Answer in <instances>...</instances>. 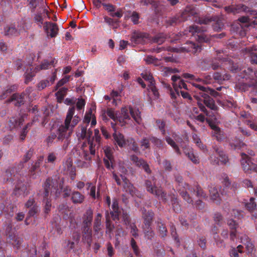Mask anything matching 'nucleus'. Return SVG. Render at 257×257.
<instances>
[{
  "instance_id": "bb28decb",
  "label": "nucleus",
  "mask_w": 257,
  "mask_h": 257,
  "mask_svg": "<svg viewBox=\"0 0 257 257\" xmlns=\"http://www.w3.org/2000/svg\"><path fill=\"white\" fill-rule=\"evenodd\" d=\"M194 86L199 88V90H201L202 92H207L214 97H216L218 95V93L213 89H210L208 87L201 86L199 84H195Z\"/></svg>"
},
{
  "instance_id": "dca6fc26",
  "label": "nucleus",
  "mask_w": 257,
  "mask_h": 257,
  "mask_svg": "<svg viewBox=\"0 0 257 257\" xmlns=\"http://www.w3.org/2000/svg\"><path fill=\"white\" fill-rule=\"evenodd\" d=\"M91 120V126H94L96 124V119L91 108L88 112H86L83 119V122L88 124L90 122Z\"/></svg>"
},
{
  "instance_id": "393cba45",
  "label": "nucleus",
  "mask_w": 257,
  "mask_h": 257,
  "mask_svg": "<svg viewBox=\"0 0 257 257\" xmlns=\"http://www.w3.org/2000/svg\"><path fill=\"white\" fill-rule=\"evenodd\" d=\"M184 152L188 158L194 164L199 163V159L197 157L195 156L193 150L191 148H185L184 150Z\"/></svg>"
},
{
  "instance_id": "f257e3e1",
  "label": "nucleus",
  "mask_w": 257,
  "mask_h": 257,
  "mask_svg": "<svg viewBox=\"0 0 257 257\" xmlns=\"http://www.w3.org/2000/svg\"><path fill=\"white\" fill-rule=\"evenodd\" d=\"M130 114L137 123H141L142 119L140 111L138 109L133 108L130 106L122 107L120 111L117 112L114 111L111 108L107 109L106 113L102 115V118L103 120H107L106 115L111 118L115 122V123L111 122V126L115 130L116 124L123 126L129 123L131 120Z\"/></svg>"
},
{
  "instance_id": "4d7b16f0",
  "label": "nucleus",
  "mask_w": 257,
  "mask_h": 257,
  "mask_svg": "<svg viewBox=\"0 0 257 257\" xmlns=\"http://www.w3.org/2000/svg\"><path fill=\"white\" fill-rule=\"evenodd\" d=\"M250 14L251 15V24L257 25V15L255 12L252 11L251 12Z\"/></svg>"
},
{
  "instance_id": "72a5a7b5",
  "label": "nucleus",
  "mask_w": 257,
  "mask_h": 257,
  "mask_svg": "<svg viewBox=\"0 0 257 257\" xmlns=\"http://www.w3.org/2000/svg\"><path fill=\"white\" fill-rule=\"evenodd\" d=\"M242 247V245H239L237 246V248H231L229 251V255L230 257H238L239 255L238 252L241 253L242 252L241 249Z\"/></svg>"
},
{
  "instance_id": "39448f33",
  "label": "nucleus",
  "mask_w": 257,
  "mask_h": 257,
  "mask_svg": "<svg viewBox=\"0 0 257 257\" xmlns=\"http://www.w3.org/2000/svg\"><path fill=\"white\" fill-rule=\"evenodd\" d=\"M55 60H52L50 62L47 60H44L41 65L37 66L35 67V69L32 70V68L27 69L25 73V83H27L31 80L33 77L35 75V74L41 70H45L49 68L51 66L53 65Z\"/></svg>"
},
{
  "instance_id": "1a4fd4ad",
  "label": "nucleus",
  "mask_w": 257,
  "mask_h": 257,
  "mask_svg": "<svg viewBox=\"0 0 257 257\" xmlns=\"http://www.w3.org/2000/svg\"><path fill=\"white\" fill-rule=\"evenodd\" d=\"M172 80V85L178 95H179V90L182 88L187 89L186 84L182 80L179 76L173 75L171 78Z\"/></svg>"
},
{
  "instance_id": "7c9ffc66",
  "label": "nucleus",
  "mask_w": 257,
  "mask_h": 257,
  "mask_svg": "<svg viewBox=\"0 0 257 257\" xmlns=\"http://www.w3.org/2000/svg\"><path fill=\"white\" fill-rule=\"evenodd\" d=\"M67 88L62 87L56 93L58 101L61 102L67 92Z\"/></svg>"
},
{
  "instance_id": "e433bc0d",
  "label": "nucleus",
  "mask_w": 257,
  "mask_h": 257,
  "mask_svg": "<svg viewBox=\"0 0 257 257\" xmlns=\"http://www.w3.org/2000/svg\"><path fill=\"white\" fill-rule=\"evenodd\" d=\"M127 144L129 146V148L133 150L135 152H137L139 151V147L133 139L127 140Z\"/></svg>"
},
{
  "instance_id": "412c9836",
  "label": "nucleus",
  "mask_w": 257,
  "mask_h": 257,
  "mask_svg": "<svg viewBox=\"0 0 257 257\" xmlns=\"http://www.w3.org/2000/svg\"><path fill=\"white\" fill-rule=\"evenodd\" d=\"M111 208L112 210L110 211V214L112 219L115 220L118 219L119 213H120L118 202L116 199H114L113 200V203Z\"/></svg>"
},
{
  "instance_id": "3c124183",
  "label": "nucleus",
  "mask_w": 257,
  "mask_h": 257,
  "mask_svg": "<svg viewBox=\"0 0 257 257\" xmlns=\"http://www.w3.org/2000/svg\"><path fill=\"white\" fill-rule=\"evenodd\" d=\"M159 230L160 235L163 237L166 234L167 229L163 224L159 225Z\"/></svg>"
},
{
  "instance_id": "4468645a",
  "label": "nucleus",
  "mask_w": 257,
  "mask_h": 257,
  "mask_svg": "<svg viewBox=\"0 0 257 257\" xmlns=\"http://www.w3.org/2000/svg\"><path fill=\"white\" fill-rule=\"evenodd\" d=\"M51 185V180L50 179H47L44 184V188L45 190V195H44V201H45V211L46 213H48L50 210L51 207V204L50 203V201H49L47 198H46L48 196L49 191L48 190V187H50Z\"/></svg>"
},
{
  "instance_id": "13d9d810",
  "label": "nucleus",
  "mask_w": 257,
  "mask_h": 257,
  "mask_svg": "<svg viewBox=\"0 0 257 257\" xmlns=\"http://www.w3.org/2000/svg\"><path fill=\"white\" fill-rule=\"evenodd\" d=\"M142 37L141 34H135L132 38V41H134L136 43L140 42V38Z\"/></svg>"
},
{
  "instance_id": "0e129e2a",
  "label": "nucleus",
  "mask_w": 257,
  "mask_h": 257,
  "mask_svg": "<svg viewBox=\"0 0 257 257\" xmlns=\"http://www.w3.org/2000/svg\"><path fill=\"white\" fill-rule=\"evenodd\" d=\"M83 158L85 160H90L91 159V157L89 155V152L87 150H85L83 149Z\"/></svg>"
},
{
  "instance_id": "2eb2a0df",
  "label": "nucleus",
  "mask_w": 257,
  "mask_h": 257,
  "mask_svg": "<svg viewBox=\"0 0 257 257\" xmlns=\"http://www.w3.org/2000/svg\"><path fill=\"white\" fill-rule=\"evenodd\" d=\"M92 219V211L91 210H88L84 216L83 218V223L86 225V227L84 229L85 231L87 232L88 234V235L90 234V230L89 228L88 227L89 225L91 224V221Z\"/></svg>"
},
{
  "instance_id": "774afa93",
  "label": "nucleus",
  "mask_w": 257,
  "mask_h": 257,
  "mask_svg": "<svg viewBox=\"0 0 257 257\" xmlns=\"http://www.w3.org/2000/svg\"><path fill=\"white\" fill-rule=\"evenodd\" d=\"M250 57L252 63L257 64V53L251 52L250 54Z\"/></svg>"
},
{
  "instance_id": "de8ad7c7",
  "label": "nucleus",
  "mask_w": 257,
  "mask_h": 257,
  "mask_svg": "<svg viewBox=\"0 0 257 257\" xmlns=\"http://www.w3.org/2000/svg\"><path fill=\"white\" fill-rule=\"evenodd\" d=\"M150 141L152 142L153 144H154L156 146L158 147H161L162 146V142L161 140L155 138V137H151L150 138Z\"/></svg>"
},
{
  "instance_id": "603ef678",
  "label": "nucleus",
  "mask_w": 257,
  "mask_h": 257,
  "mask_svg": "<svg viewBox=\"0 0 257 257\" xmlns=\"http://www.w3.org/2000/svg\"><path fill=\"white\" fill-rule=\"evenodd\" d=\"M85 104V101L83 99H78L76 103L77 108L78 109H81L84 107Z\"/></svg>"
},
{
  "instance_id": "f03ea898",
  "label": "nucleus",
  "mask_w": 257,
  "mask_h": 257,
  "mask_svg": "<svg viewBox=\"0 0 257 257\" xmlns=\"http://www.w3.org/2000/svg\"><path fill=\"white\" fill-rule=\"evenodd\" d=\"M75 107L69 108L64 121V123L59 126L57 130V139L65 141L66 146L69 144V139L72 134L74 127L80 120V117L75 115Z\"/></svg>"
},
{
  "instance_id": "6ab92c4d",
  "label": "nucleus",
  "mask_w": 257,
  "mask_h": 257,
  "mask_svg": "<svg viewBox=\"0 0 257 257\" xmlns=\"http://www.w3.org/2000/svg\"><path fill=\"white\" fill-rule=\"evenodd\" d=\"M113 137L115 142L120 147H124L127 144V141L125 140L122 134L115 132Z\"/></svg>"
},
{
  "instance_id": "8fccbe9b",
  "label": "nucleus",
  "mask_w": 257,
  "mask_h": 257,
  "mask_svg": "<svg viewBox=\"0 0 257 257\" xmlns=\"http://www.w3.org/2000/svg\"><path fill=\"white\" fill-rule=\"evenodd\" d=\"M70 78V76H66L62 79H61L57 83V86L60 87L64 85L65 83L67 82Z\"/></svg>"
},
{
  "instance_id": "bf43d9fd",
  "label": "nucleus",
  "mask_w": 257,
  "mask_h": 257,
  "mask_svg": "<svg viewBox=\"0 0 257 257\" xmlns=\"http://www.w3.org/2000/svg\"><path fill=\"white\" fill-rule=\"evenodd\" d=\"M200 31V28L196 26H193L189 28V32L193 34L194 33H199Z\"/></svg>"
},
{
  "instance_id": "e2e57ef3",
  "label": "nucleus",
  "mask_w": 257,
  "mask_h": 257,
  "mask_svg": "<svg viewBox=\"0 0 257 257\" xmlns=\"http://www.w3.org/2000/svg\"><path fill=\"white\" fill-rule=\"evenodd\" d=\"M246 124L249 125L251 129L257 131V123L251 122L250 120H248L246 121Z\"/></svg>"
},
{
  "instance_id": "338daca9",
  "label": "nucleus",
  "mask_w": 257,
  "mask_h": 257,
  "mask_svg": "<svg viewBox=\"0 0 257 257\" xmlns=\"http://www.w3.org/2000/svg\"><path fill=\"white\" fill-rule=\"evenodd\" d=\"M227 224L231 229H235L236 228L237 224L236 222L233 220H229L227 221Z\"/></svg>"
},
{
  "instance_id": "f8f14e48",
  "label": "nucleus",
  "mask_w": 257,
  "mask_h": 257,
  "mask_svg": "<svg viewBox=\"0 0 257 257\" xmlns=\"http://www.w3.org/2000/svg\"><path fill=\"white\" fill-rule=\"evenodd\" d=\"M44 28L48 35L52 38L55 37L58 33V27L54 23L46 22L44 24Z\"/></svg>"
},
{
  "instance_id": "4be33fe9",
  "label": "nucleus",
  "mask_w": 257,
  "mask_h": 257,
  "mask_svg": "<svg viewBox=\"0 0 257 257\" xmlns=\"http://www.w3.org/2000/svg\"><path fill=\"white\" fill-rule=\"evenodd\" d=\"M8 241L18 249L22 243V239L16 235H10Z\"/></svg>"
},
{
  "instance_id": "c9c22d12",
  "label": "nucleus",
  "mask_w": 257,
  "mask_h": 257,
  "mask_svg": "<svg viewBox=\"0 0 257 257\" xmlns=\"http://www.w3.org/2000/svg\"><path fill=\"white\" fill-rule=\"evenodd\" d=\"M81 133L80 135L79 138L81 139H84L85 138H87L90 139L91 136L92 135V132L89 131H87L86 127L82 126L81 127Z\"/></svg>"
},
{
  "instance_id": "49530a36",
  "label": "nucleus",
  "mask_w": 257,
  "mask_h": 257,
  "mask_svg": "<svg viewBox=\"0 0 257 257\" xmlns=\"http://www.w3.org/2000/svg\"><path fill=\"white\" fill-rule=\"evenodd\" d=\"M88 189L90 188V195L93 197L95 198V187L93 186L91 183H87Z\"/></svg>"
},
{
  "instance_id": "680f3d73",
  "label": "nucleus",
  "mask_w": 257,
  "mask_h": 257,
  "mask_svg": "<svg viewBox=\"0 0 257 257\" xmlns=\"http://www.w3.org/2000/svg\"><path fill=\"white\" fill-rule=\"evenodd\" d=\"M214 221L218 225L220 224V221L222 219V216L219 213H216L214 215Z\"/></svg>"
},
{
  "instance_id": "052dcab7",
  "label": "nucleus",
  "mask_w": 257,
  "mask_h": 257,
  "mask_svg": "<svg viewBox=\"0 0 257 257\" xmlns=\"http://www.w3.org/2000/svg\"><path fill=\"white\" fill-rule=\"evenodd\" d=\"M157 126L162 131L163 134H164L165 133V130H164L165 123H164V122L163 121L159 120L157 121Z\"/></svg>"
},
{
  "instance_id": "a19ab883",
  "label": "nucleus",
  "mask_w": 257,
  "mask_h": 257,
  "mask_svg": "<svg viewBox=\"0 0 257 257\" xmlns=\"http://www.w3.org/2000/svg\"><path fill=\"white\" fill-rule=\"evenodd\" d=\"M32 123L33 122L28 123L23 129L20 135V138L22 140H24L25 139L28 133L27 129L31 126Z\"/></svg>"
},
{
  "instance_id": "79ce46f5",
  "label": "nucleus",
  "mask_w": 257,
  "mask_h": 257,
  "mask_svg": "<svg viewBox=\"0 0 257 257\" xmlns=\"http://www.w3.org/2000/svg\"><path fill=\"white\" fill-rule=\"evenodd\" d=\"M246 208L250 211H252L256 207V204L254 201V198H251L249 202L246 203Z\"/></svg>"
},
{
  "instance_id": "f704fd0d",
  "label": "nucleus",
  "mask_w": 257,
  "mask_h": 257,
  "mask_svg": "<svg viewBox=\"0 0 257 257\" xmlns=\"http://www.w3.org/2000/svg\"><path fill=\"white\" fill-rule=\"evenodd\" d=\"M244 241H245V243H244L245 245L246 249L247 250V252L251 253L253 250V245L252 243L249 240L248 237L246 235H244Z\"/></svg>"
},
{
  "instance_id": "a18cd8bd",
  "label": "nucleus",
  "mask_w": 257,
  "mask_h": 257,
  "mask_svg": "<svg viewBox=\"0 0 257 257\" xmlns=\"http://www.w3.org/2000/svg\"><path fill=\"white\" fill-rule=\"evenodd\" d=\"M104 152L106 158H107V159L111 161V159L112 158L111 148L108 147H105L104 148Z\"/></svg>"
},
{
  "instance_id": "9d476101",
  "label": "nucleus",
  "mask_w": 257,
  "mask_h": 257,
  "mask_svg": "<svg viewBox=\"0 0 257 257\" xmlns=\"http://www.w3.org/2000/svg\"><path fill=\"white\" fill-rule=\"evenodd\" d=\"M147 190L148 192L155 195L159 198L161 199H166V194L163 192L161 188H157L156 187H154L152 183L149 181H147L146 183Z\"/></svg>"
},
{
  "instance_id": "c03bdc74",
  "label": "nucleus",
  "mask_w": 257,
  "mask_h": 257,
  "mask_svg": "<svg viewBox=\"0 0 257 257\" xmlns=\"http://www.w3.org/2000/svg\"><path fill=\"white\" fill-rule=\"evenodd\" d=\"M118 93L117 91H112L110 94V96L113 99V104L116 105L118 104V102L120 101V100L117 98Z\"/></svg>"
},
{
  "instance_id": "423d86ee",
  "label": "nucleus",
  "mask_w": 257,
  "mask_h": 257,
  "mask_svg": "<svg viewBox=\"0 0 257 257\" xmlns=\"http://www.w3.org/2000/svg\"><path fill=\"white\" fill-rule=\"evenodd\" d=\"M195 12L190 7H187L184 11L182 12L180 17H174L167 20V23L169 26L175 25L179 23L188 20V17L195 15Z\"/></svg>"
},
{
  "instance_id": "a211bd4d",
  "label": "nucleus",
  "mask_w": 257,
  "mask_h": 257,
  "mask_svg": "<svg viewBox=\"0 0 257 257\" xmlns=\"http://www.w3.org/2000/svg\"><path fill=\"white\" fill-rule=\"evenodd\" d=\"M216 155L217 156V160H213V157H211V160L214 161L215 164H219L220 161L222 164H226L227 162V157L224 152L219 150H216Z\"/></svg>"
},
{
  "instance_id": "c756f323",
  "label": "nucleus",
  "mask_w": 257,
  "mask_h": 257,
  "mask_svg": "<svg viewBox=\"0 0 257 257\" xmlns=\"http://www.w3.org/2000/svg\"><path fill=\"white\" fill-rule=\"evenodd\" d=\"M143 217L145 220V226H150V223L153 219V213L152 211H148L143 214Z\"/></svg>"
},
{
  "instance_id": "37998d69",
  "label": "nucleus",
  "mask_w": 257,
  "mask_h": 257,
  "mask_svg": "<svg viewBox=\"0 0 257 257\" xmlns=\"http://www.w3.org/2000/svg\"><path fill=\"white\" fill-rule=\"evenodd\" d=\"M217 228L216 226H214L212 229H211V232L215 234V236H214V238L216 241V244L218 245H219L220 244L222 243V240H218V238L219 237L218 235H217Z\"/></svg>"
},
{
  "instance_id": "7ed1b4c3",
  "label": "nucleus",
  "mask_w": 257,
  "mask_h": 257,
  "mask_svg": "<svg viewBox=\"0 0 257 257\" xmlns=\"http://www.w3.org/2000/svg\"><path fill=\"white\" fill-rule=\"evenodd\" d=\"M201 95L202 97V99H200V101L198 102V105L200 110L205 112L206 115L209 117L206 119V120L213 130V135L216 137L218 141H221L223 139V136L220 128L215 124V123L217 122L216 117L214 114L212 116V112L211 113L208 112L206 111L205 107L201 103V101H203L204 103L211 110H216L217 107L214 104V100L211 98L208 94L202 92Z\"/></svg>"
},
{
  "instance_id": "20e7f679",
  "label": "nucleus",
  "mask_w": 257,
  "mask_h": 257,
  "mask_svg": "<svg viewBox=\"0 0 257 257\" xmlns=\"http://www.w3.org/2000/svg\"><path fill=\"white\" fill-rule=\"evenodd\" d=\"M127 172L126 169L122 166H119L117 169L116 172H113V178L118 185L121 184L123 189L126 193L133 196L136 193V189L130 181L125 178V174Z\"/></svg>"
},
{
  "instance_id": "f3484780",
  "label": "nucleus",
  "mask_w": 257,
  "mask_h": 257,
  "mask_svg": "<svg viewBox=\"0 0 257 257\" xmlns=\"http://www.w3.org/2000/svg\"><path fill=\"white\" fill-rule=\"evenodd\" d=\"M24 94L19 95L18 94H14L10 99L7 100L8 103L14 101V104L16 106H19L24 103Z\"/></svg>"
},
{
  "instance_id": "09e8293b",
  "label": "nucleus",
  "mask_w": 257,
  "mask_h": 257,
  "mask_svg": "<svg viewBox=\"0 0 257 257\" xmlns=\"http://www.w3.org/2000/svg\"><path fill=\"white\" fill-rule=\"evenodd\" d=\"M131 21L134 23V24H136L138 23L139 16L138 13L134 12L132 13V14L131 16Z\"/></svg>"
},
{
  "instance_id": "ea45409f",
  "label": "nucleus",
  "mask_w": 257,
  "mask_h": 257,
  "mask_svg": "<svg viewBox=\"0 0 257 257\" xmlns=\"http://www.w3.org/2000/svg\"><path fill=\"white\" fill-rule=\"evenodd\" d=\"M239 21L242 23H245V26H249L251 25V15L247 17H242L238 19Z\"/></svg>"
},
{
  "instance_id": "6e6552de",
  "label": "nucleus",
  "mask_w": 257,
  "mask_h": 257,
  "mask_svg": "<svg viewBox=\"0 0 257 257\" xmlns=\"http://www.w3.org/2000/svg\"><path fill=\"white\" fill-rule=\"evenodd\" d=\"M241 163L245 173L248 174L251 172L257 173V165L253 163L250 158L245 154H242Z\"/></svg>"
},
{
  "instance_id": "0eeeda50",
  "label": "nucleus",
  "mask_w": 257,
  "mask_h": 257,
  "mask_svg": "<svg viewBox=\"0 0 257 257\" xmlns=\"http://www.w3.org/2000/svg\"><path fill=\"white\" fill-rule=\"evenodd\" d=\"M142 76L145 80L149 82L148 90L149 92V95H152V97L154 99L158 98L159 97V92L155 85V81L152 75L150 73L146 72L142 73Z\"/></svg>"
},
{
  "instance_id": "ddd939ff",
  "label": "nucleus",
  "mask_w": 257,
  "mask_h": 257,
  "mask_svg": "<svg viewBox=\"0 0 257 257\" xmlns=\"http://www.w3.org/2000/svg\"><path fill=\"white\" fill-rule=\"evenodd\" d=\"M219 189V187L211 186L209 189L211 199L214 201H216V202H218L219 201L222 200L223 199H224L223 194L222 193L220 194L218 192Z\"/></svg>"
},
{
  "instance_id": "2f4dec72",
  "label": "nucleus",
  "mask_w": 257,
  "mask_h": 257,
  "mask_svg": "<svg viewBox=\"0 0 257 257\" xmlns=\"http://www.w3.org/2000/svg\"><path fill=\"white\" fill-rule=\"evenodd\" d=\"M101 215L100 214H98L95 219L94 224V229L95 232H98L101 229Z\"/></svg>"
},
{
  "instance_id": "6e6d98bb",
  "label": "nucleus",
  "mask_w": 257,
  "mask_h": 257,
  "mask_svg": "<svg viewBox=\"0 0 257 257\" xmlns=\"http://www.w3.org/2000/svg\"><path fill=\"white\" fill-rule=\"evenodd\" d=\"M102 6L106 11L111 13L114 11V7L112 5L102 4Z\"/></svg>"
},
{
  "instance_id": "58836bf2",
  "label": "nucleus",
  "mask_w": 257,
  "mask_h": 257,
  "mask_svg": "<svg viewBox=\"0 0 257 257\" xmlns=\"http://www.w3.org/2000/svg\"><path fill=\"white\" fill-rule=\"evenodd\" d=\"M194 142L197 145V146L200 148L201 150H204L205 146L202 144L200 139L198 138L197 135L193 134L192 135Z\"/></svg>"
},
{
  "instance_id": "5fc2aeb1",
  "label": "nucleus",
  "mask_w": 257,
  "mask_h": 257,
  "mask_svg": "<svg viewBox=\"0 0 257 257\" xmlns=\"http://www.w3.org/2000/svg\"><path fill=\"white\" fill-rule=\"evenodd\" d=\"M107 254L109 256H112L114 254V250L112 246L110 243L107 244Z\"/></svg>"
},
{
  "instance_id": "69168bd1",
  "label": "nucleus",
  "mask_w": 257,
  "mask_h": 257,
  "mask_svg": "<svg viewBox=\"0 0 257 257\" xmlns=\"http://www.w3.org/2000/svg\"><path fill=\"white\" fill-rule=\"evenodd\" d=\"M141 146L144 149H147L149 147V141L146 139H144L141 142Z\"/></svg>"
},
{
  "instance_id": "cd10ccee",
  "label": "nucleus",
  "mask_w": 257,
  "mask_h": 257,
  "mask_svg": "<svg viewBox=\"0 0 257 257\" xmlns=\"http://www.w3.org/2000/svg\"><path fill=\"white\" fill-rule=\"evenodd\" d=\"M72 200L75 203H81L84 200V197L80 193L75 192L72 195Z\"/></svg>"
},
{
  "instance_id": "473e14b6",
  "label": "nucleus",
  "mask_w": 257,
  "mask_h": 257,
  "mask_svg": "<svg viewBox=\"0 0 257 257\" xmlns=\"http://www.w3.org/2000/svg\"><path fill=\"white\" fill-rule=\"evenodd\" d=\"M166 141L168 143L169 145H170L175 150V151L179 155L181 154L180 151L177 146V145L176 144L175 142L170 137H167L166 138Z\"/></svg>"
},
{
  "instance_id": "9b49d317",
  "label": "nucleus",
  "mask_w": 257,
  "mask_h": 257,
  "mask_svg": "<svg viewBox=\"0 0 257 257\" xmlns=\"http://www.w3.org/2000/svg\"><path fill=\"white\" fill-rule=\"evenodd\" d=\"M130 159L137 166L139 167H142L147 173H150L151 172L148 165L143 159L139 158L137 156L135 155L131 156Z\"/></svg>"
},
{
  "instance_id": "c85d7f7f",
  "label": "nucleus",
  "mask_w": 257,
  "mask_h": 257,
  "mask_svg": "<svg viewBox=\"0 0 257 257\" xmlns=\"http://www.w3.org/2000/svg\"><path fill=\"white\" fill-rule=\"evenodd\" d=\"M14 89V86H11L7 89L3 90L0 93V100H4L7 98L12 93Z\"/></svg>"
},
{
  "instance_id": "4c0bfd02",
  "label": "nucleus",
  "mask_w": 257,
  "mask_h": 257,
  "mask_svg": "<svg viewBox=\"0 0 257 257\" xmlns=\"http://www.w3.org/2000/svg\"><path fill=\"white\" fill-rule=\"evenodd\" d=\"M149 227L150 226L146 227V228H144V232L146 237L148 239H151L154 237V233Z\"/></svg>"
},
{
  "instance_id": "5701e85b",
  "label": "nucleus",
  "mask_w": 257,
  "mask_h": 257,
  "mask_svg": "<svg viewBox=\"0 0 257 257\" xmlns=\"http://www.w3.org/2000/svg\"><path fill=\"white\" fill-rule=\"evenodd\" d=\"M24 120L23 117H13L9 120V125L11 129L19 126Z\"/></svg>"
},
{
  "instance_id": "a878e982",
  "label": "nucleus",
  "mask_w": 257,
  "mask_h": 257,
  "mask_svg": "<svg viewBox=\"0 0 257 257\" xmlns=\"http://www.w3.org/2000/svg\"><path fill=\"white\" fill-rule=\"evenodd\" d=\"M3 33L5 35L9 36H16L19 33L17 30H16L15 27L13 26H7L6 27H5Z\"/></svg>"
},
{
  "instance_id": "aec40b11",
  "label": "nucleus",
  "mask_w": 257,
  "mask_h": 257,
  "mask_svg": "<svg viewBox=\"0 0 257 257\" xmlns=\"http://www.w3.org/2000/svg\"><path fill=\"white\" fill-rule=\"evenodd\" d=\"M225 11L227 13H238L241 11L247 12V8L243 5H238L236 7H226Z\"/></svg>"
},
{
  "instance_id": "864d4df0",
  "label": "nucleus",
  "mask_w": 257,
  "mask_h": 257,
  "mask_svg": "<svg viewBox=\"0 0 257 257\" xmlns=\"http://www.w3.org/2000/svg\"><path fill=\"white\" fill-rule=\"evenodd\" d=\"M104 163L105 164V166L106 167L109 169H110V168H113V166L112 165V158L111 159V161L109 160L108 159L104 158L103 159Z\"/></svg>"
},
{
  "instance_id": "b1692460",
  "label": "nucleus",
  "mask_w": 257,
  "mask_h": 257,
  "mask_svg": "<svg viewBox=\"0 0 257 257\" xmlns=\"http://www.w3.org/2000/svg\"><path fill=\"white\" fill-rule=\"evenodd\" d=\"M183 49L186 51L191 52L193 53H195L201 50V48L199 45H196L191 42L187 43V46L183 47Z\"/></svg>"
}]
</instances>
